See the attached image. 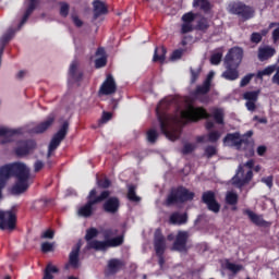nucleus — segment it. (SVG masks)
<instances>
[{"label":"nucleus","mask_w":279,"mask_h":279,"mask_svg":"<svg viewBox=\"0 0 279 279\" xmlns=\"http://www.w3.org/2000/svg\"><path fill=\"white\" fill-rule=\"evenodd\" d=\"M54 121H56V118L53 116L48 117L46 121L33 128V134H44L53 125Z\"/></svg>","instance_id":"26"},{"label":"nucleus","mask_w":279,"mask_h":279,"mask_svg":"<svg viewBox=\"0 0 279 279\" xmlns=\"http://www.w3.org/2000/svg\"><path fill=\"white\" fill-rule=\"evenodd\" d=\"M96 56H102V57L96 59V61H95V66H96V69H102L104 66H106V64H107V62H108V59H107V57H106V50H105V48H101V47L98 48V49L96 50Z\"/></svg>","instance_id":"33"},{"label":"nucleus","mask_w":279,"mask_h":279,"mask_svg":"<svg viewBox=\"0 0 279 279\" xmlns=\"http://www.w3.org/2000/svg\"><path fill=\"white\" fill-rule=\"evenodd\" d=\"M210 118H213L218 125L225 124V112L221 108H214L210 114L204 107H194L193 105H189L185 110L180 111V119L184 123H197L201 120Z\"/></svg>","instance_id":"3"},{"label":"nucleus","mask_w":279,"mask_h":279,"mask_svg":"<svg viewBox=\"0 0 279 279\" xmlns=\"http://www.w3.org/2000/svg\"><path fill=\"white\" fill-rule=\"evenodd\" d=\"M195 198V193L191 192L183 185L172 187L166 197V207H171L175 205H183L187 202H192Z\"/></svg>","instance_id":"8"},{"label":"nucleus","mask_w":279,"mask_h":279,"mask_svg":"<svg viewBox=\"0 0 279 279\" xmlns=\"http://www.w3.org/2000/svg\"><path fill=\"white\" fill-rule=\"evenodd\" d=\"M240 138H241V134L239 132L228 133L223 137L222 142L225 146L240 148L242 146V141H240Z\"/></svg>","instance_id":"25"},{"label":"nucleus","mask_w":279,"mask_h":279,"mask_svg":"<svg viewBox=\"0 0 279 279\" xmlns=\"http://www.w3.org/2000/svg\"><path fill=\"white\" fill-rule=\"evenodd\" d=\"M196 149V146L195 144H192V143H185L181 149V154L183 156H187V155H191L195 151Z\"/></svg>","instance_id":"41"},{"label":"nucleus","mask_w":279,"mask_h":279,"mask_svg":"<svg viewBox=\"0 0 279 279\" xmlns=\"http://www.w3.org/2000/svg\"><path fill=\"white\" fill-rule=\"evenodd\" d=\"M137 186L135 184L128 185L126 198L131 203H140L142 198L136 194Z\"/></svg>","instance_id":"35"},{"label":"nucleus","mask_w":279,"mask_h":279,"mask_svg":"<svg viewBox=\"0 0 279 279\" xmlns=\"http://www.w3.org/2000/svg\"><path fill=\"white\" fill-rule=\"evenodd\" d=\"M276 53H277L276 48H272L270 46H263V47H259L257 50V58L259 62H266V60H270V58H274Z\"/></svg>","instance_id":"24"},{"label":"nucleus","mask_w":279,"mask_h":279,"mask_svg":"<svg viewBox=\"0 0 279 279\" xmlns=\"http://www.w3.org/2000/svg\"><path fill=\"white\" fill-rule=\"evenodd\" d=\"M239 142H241V146L242 145H246V146H251V148L248 149V156L253 157L255 155V150L253 148L254 143L252 141H250L247 137H240Z\"/></svg>","instance_id":"42"},{"label":"nucleus","mask_w":279,"mask_h":279,"mask_svg":"<svg viewBox=\"0 0 279 279\" xmlns=\"http://www.w3.org/2000/svg\"><path fill=\"white\" fill-rule=\"evenodd\" d=\"M126 267V262L122 258H109L107 260V268H105L106 277H113L124 270Z\"/></svg>","instance_id":"12"},{"label":"nucleus","mask_w":279,"mask_h":279,"mask_svg":"<svg viewBox=\"0 0 279 279\" xmlns=\"http://www.w3.org/2000/svg\"><path fill=\"white\" fill-rule=\"evenodd\" d=\"M60 5L61 9L59 10V14H61L63 19H66V16H69L70 5L66 2H61Z\"/></svg>","instance_id":"47"},{"label":"nucleus","mask_w":279,"mask_h":279,"mask_svg":"<svg viewBox=\"0 0 279 279\" xmlns=\"http://www.w3.org/2000/svg\"><path fill=\"white\" fill-rule=\"evenodd\" d=\"M254 74H247L240 81V87H246L253 80Z\"/></svg>","instance_id":"53"},{"label":"nucleus","mask_w":279,"mask_h":279,"mask_svg":"<svg viewBox=\"0 0 279 279\" xmlns=\"http://www.w3.org/2000/svg\"><path fill=\"white\" fill-rule=\"evenodd\" d=\"M98 186L102 190H108L111 186V181L108 178L105 179H98Z\"/></svg>","instance_id":"49"},{"label":"nucleus","mask_w":279,"mask_h":279,"mask_svg":"<svg viewBox=\"0 0 279 279\" xmlns=\"http://www.w3.org/2000/svg\"><path fill=\"white\" fill-rule=\"evenodd\" d=\"M229 13L234 14L241 21H251L255 16V9L244 2L238 1L229 4Z\"/></svg>","instance_id":"9"},{"label":"nucleus","mask_w":279,"mask_h":279,"mask_svg":"<svg viewBox=\"0 0 279 279\" xmlns=\"http://www.w3.org/2000/svg\"><path fill=\"white\" fill-rule=\"evenodd\" d=\"M167 48L163 46L156 47L154 50L153 62H160L163 64L166 61Z\"/></svg>","instance_id":"32"},{"label":"nucleus","mask_w":279,"mask_h":279,"mask_svg":"<svg viewBox=\"0 0 279 279\" xmlns=\"http://www.w3.org/2000/svg\"><path fill=\"white\" fill-rule=\"evenodd\" d=\"M147 142L155 144L159 137V134L156 130H148L146 133Z\"/></svg>","instance_id":"43"},{"label":"nucleus","mask_w":279,"mask_h":279,"mask_svg":"<svg viewBox=\"0 0 279 279\" xmlns=\"http://www.w3.org/2000/svg\"><path fill=\"white\" fill-rule=\"evenodd\" d=\"M244 50L240 47H232L223 58V68L221 78L228 82H235L240 77V65L242 64Z\"/></svg>","instance_id":"4"},{"label":"nucleus","mask_w":279,"mask_h":279,"mask_svg":"<svg viewBox=\"0 0 279 279\" xmlns=\"http://www.w3.org/2000/svg\"><path fill=\"white\" fill-rule=\"evenodd\" d=\"M189 221L187 213L180 214L179 211H174L169 217V222L173 226H183Z\"/></svg>","instance_id":"27"},{"label":"nucleus","mask_w":279,"mask_h":279,"mask_svg":"<svg viewBox=\"0 0 279 279\" xmlns=\"http://www.w3.org/2000/svg\"><path fill=\"white\" fill-rule=\"evenodd\" d=\"M211 88L210 76L206 78L202 85L196 86L195 90L192 93V96L197 99L201 104H207L209 101L208 95ZM204 96V97H201Z\"/></svg>","instance_id":"13"},{"label":"nucleus","mask_w":279,"mask_h":279,"mask_svg":"<svg viewBox=\"0 0 279 279\" xmlns=\"http://www.w3.org/2000/svg\"><path fill=\"white\" fill-rule=\"evenodd\" d=\"M272 40H274V43H278V40H279V27H277L272 31Z\"/></svg>","instance_id":"64"},{"label":"nucleus","mask_w":279,"mask_h":279,"mask_svg":"<svg viewBox=\"0 0 279 279\" xmlns=\"http://www.w3.org/2000/svg\"><path fill=\"white\" fill-rule=\"evenodd\" d=\"M112 120V112H107L104 111L102 112V117L100 118L99 124H107L108 122H110Z\"/></svg>","instance_id":"52"},{"label":"nucleus","mask_w":279,"mask_h":279,"mask_svg":"<svg viewBox=\"0 0 279 279\" xmlns=\"http://www.w3.org/2000/svg\"><path fill=\"white\" fill-rule=\"evenodd\" d=\"M54 251V245L51 242H44L41 243V253L48 254Z\"/></svg>","instance_id":"46"},{"label":"nucleus","mask_w":279,"mask_h":279,"mask_svg":"<svg viewBox=\"0 0 279 279\" xmlns=\"http://www.w3.org/2000/svg\"><path fill=\"white\" fill-rule=\"evenodd\" d=\"M110 195L111 192L109 190H105L97 196V190L92 189L87 195V203L78 208V216L83 218H90L96 211L95 206L108 199Z\"/></svg>","instance_id":"6"},{"label":"nucleus","mask_w":279,"mask_h":279,"mask_svg":"<svg viewBox=\"0 0 279 279\" xmlns=\"http://www.w3.org/2000/svg\"><path fill=\"white\" fill-rule=\"evenodd\" d=\"M173 104V99L165 98L159 101L155 110L160 132L170 142H175L180 138V134L175 128L180 122V118L168 113Z\"/></svg>","instance_id":"2"},{"label":"nucleus","mask_w":279,"mask_h":279,"mask_svg":"<svg viewBox=\"0 0 279 279\" xmlns=\"http://www.w3.org/2000/svg\"><path fill=\"white\" fill-rule=\"evenodd\" d=\"M263 36L260 33H252L251 34V43H255V45H258V43H262Z\"/></svg>","instance_id":"55"},{"label":"nucleus","mask_w":279,"mask_h":279,"mask_svg":"<svg viewBox=\"0 0 279 279\" xmlns=\"http://www.w3.org/2000/svg\"><path fill=\"white\" fill-rule=\"evenodd\" d=\"M15 34V31L13 28H9V31L5 32V34L2 36L1 38V44L3 47V49L5 48V45H8V43H10V40H12L13 36Z\"/></svg>","instance_id":"40"},{"label":"nucleus","mask_w":279,"mask_h":279,"mask_svg":"<svg viewBox=\"0 0 279 279\" xmlns=\"http://www.w3.org/2000/svg\"><path fill=\"white\" fill-rule=\"evenodd\" d=\"M54 238V231L51 229H48L41 233V239H48V240H53Z\"/></svg>","instance_id":"58"},{"label":"nucleus","mask_w":279,"mask_h":279,"mask_svg":"<svg viewBox=\"0 0 279 279\" xmlns=\"http://www.w3.org/2000/svg\"><path fill=\"white\" fill-rule=\"evenodd\" d=\"M16 229V213L14 209L0 210V230L14 231Z\"/></svg>","instance_id":"11"},{"label":"nucleus","mask_w":279,"mask_h":279,"mask_svg":"<svg viewBox=\"0 0 279 279\" xmlns=\"http://www.w3.org/2000/svg\"><path fill=\"white\" fill-rule=\"evenodd\" d=\"M37 5V0H28V8H26V11L24 12V16H22V21L20 22V28L23 27L24 23L28 21L29 16L36 10Z\"/></svg>","instance_id":"31"},{"label":"nucleus","mask_w":279,"mask_h":279,"mask_svg":"<svg viewBox=\"0 0 279 279\" xmlns=\"http://www.w3.org/2000/svg\"><path fill=\"white\" fill-rule=\"evenodd\" d=\"M77 66H78V62L76 60L72 61V64H70V77H72V80L76 81V82H81L83 80V73L78 72L77 73Z\"/></svg>","instance_id":"36"},{"label":"nucleus","mask_w":279,"mask_h":279,"mask_svg":"<svg viewBox=\"0 0 279 279\" xmlns=\"http://www.w3.org/2000/svg\"><path fill=\"white\" fill-rule=\"evenodd\" d=\"M244 215L247 216L248 220L258 228H270L271 222L264 219L263 215H258L251 209H245Z\"/></svg>","instance_id":"18"},{"label":"nucleus","mask_w":279,"mask_h":279,"mask_svg":"<svg viewBox=\"0 0 279 279\" xmlns=\"http://www.w3.org/2000/svg\"><path fill=\"white\" fill-rule=\"evenodd\" d=\"M47 272H49L50 275L52 274H59V268L52 264H48L46 265V270Z\"/></svg>","instance_id":"60"},{"label":"nucleus","mask_w":279,"mask_h":279,"mask_svg":"<svg viewBox=\"0 0 279 279\" xmlns=\"http://www.w3.org/2000/svg\"><path fill=\"white\" fill-rule=\"evenodd\" d=\"M239 203V195L234 192H228L226 194V204L229 206H235Z\"/></svg>","instance_id":"38"},{"label":"nucleus","mask_w":279,"mask_h":279,"mask_svg":"<svg viewBox=\"0 0 279 279\" xmlns=\"http://www.w3.org/2000/svg\"><path fill=\"white\" fill-rule=\"evenodd\" d=\"M44 162L41 160L35 161V173H38L43 170L44 168Z\"/></svg>","instance_id":"63"},{"label":"nucleus","mask_w":279,"mask_h":279,"mask_svg":"<svg viewBox=\"0 0 279 279\" xmlns=\"http://www.w3.org/2000/svg\"><path fill=\"white\" fill-rule=\"evenodd\" d=\"M187 241H189V233L186 231H179L172 243L171 250L178 253H187L189 251Z\"/></svg>","instance_id":"15"},{"label":"nucleus","mask_w":279,"mask_h":279,"mask_svg":"<svg viewBox=\"0 0 279 279\" xmlns=\"http://www.w3.org/2000/svg\"><path fill=\"white\" fill-rule=\"evenodd\" d=\"M222 52H215L210 56V64L218 65L222 60Z\"/></svg>","instance_id":"48"},{"label":"nucleus","mask_w":279,"mask_h":279,"mask_svg":"<svg viewBox=\"0 0 279 279\" xmlns=\"http://www.w3.org/2000/svg\"><path fill=\"white\" fill-rule=\"evenodd\" d=\"M193 8H199L204 14H210L214 5L209 0H193Z\"/></svg>","instance_id":"29"},{"label":"nucleus","mask_w":279,"mask_h":279,"mask_svg":"<svg viewBox=\"0 0 279 279\" xmlns=\"http://www.w3.org/2000/svg\"><path fill=\"white\" fill-rule=\"evenodd\" d=\"M11 178H15L11 194L22 195L29 189L31 169L24 162L7 163L0 167V201L3 198L2 191Z\"/></svg>","instance_id":"1"},{"label":"nucleus","mask_w":279,"mask_h":279,"mask_svg":"<svg viewBox=\"0 0 279 279\" xmlns=\"http://www.w3.org/2000/svg\"><path fill=\"white\" fill-rule=\"evenodd\" d=\"M37 144L34 140H25L17 142V147H15V156L25 157L28 156L33 150H35Z\"/></svg>","instance_id":"16"},{"label":"nucleus","mask_w":279,"mask_h":279,"mask_svg":"<svg viewBox=\"0 0 279 279\" xmlns=\"http://www.w3.org/2000/svg\"><path fill=\"white\" fill-rule=\"evenodd\" d=\"M99 235L97 228H89L85 233V241L87 242V250H94L96 252H107L109 248L120 247L124 244V235H117L109 240L99 241L94 240Z\"/></svg>","instance_id":"5"},{"label":"nucleus","mask_w":279,"mask_h":279,"mask_svg":"<svg viewBox=\"0 0 279 279\" xmlns=\"http://www.w3.org/2000/svg\"><path fill=\"white\" fill-rule=\"evenodd\" d=\"M262 183H264L268 189H272L274 186V177L268 175L262 179Z\"/></svg>","instance_id":"56"},{"label":"nucleus","mask_w":279,"mask_h":279,"mask_svg":"<svg viewBox=\"0 0 279 279\" xmlns=\"http://www.w3.org/2000/svg\"><path fill=\"white\" fill-rule=\"evenodd\" d=\"M278 62H279V56H278ZM271 84L279 87V65L277 66V72L271 77Z\"/></svg>","instance_id":"59"},{"label":"nucleus","mask_w":279,"mask_h":279,"mask_svg":"<svg viewBox=\"0 0 279 279\" xmlns=\"http://www.w3.org/2000/svg\"><path fill=\"white\" fill-rule=\"evenodd\" d=\"M117 93V83L112 74H108L102 85H100L99 94L102 96H111Z\"/></svg>","instance_id":"19"},{"label":"nucleus","mask_w":279,"mask_h":279,"mask_svg":"<svg viewBox=\"0 0 279 279\" xmlns=\"http://www.w3.org/2000/svg\"><path fill=\"white\" fill-rule=\"evenodd\" d=\"M196 19V15L193 12L184 13L182 15L183 23L192 24Z\"/></svg>","instance_id":"51"},{"label":"nucleus","mask_w":279,"mask_h":279,"mask_svg":"<svg viewBox=\"0 0 279 279\" xmlns=\"http://www.w3.org/2000/svg\"><path fill=\"white\" fill-rule=\"evenodd\" d=\"M217 155V148L215 146H207L205 148V156L207 159H211Z\"/></svg>","instance_id":"50"},{"label":"nucleus","mask_w":279,"mask_h":279,"mask_svg":"<svg viewBox=\"0 0 279 279\" xmlns=\"http://www.w3.org/2000/svg\"><path fill=\"white\" fill-rule=\"evenodd\" d=\"M108 14V7L100 0L94 1V21H97L99 16Z\"/></svg>","instance_id":"28"},{"label":"nucleus","mask_w":279,"mask_h":279,"mask_svg":"<svg viewBox=\"0 0 279 279\" xmlns=\"http://www.w3.org/2000/svg\"><path fill=\"white\" fill-rule=\"evenodd\" d=\"M82 244L81 242L76 243L74 247H72V251L70 252V257L68 260V264H65V269H69V267H72V269H78L81 266L80 263V252H81Z\"/></svg>","instance_id":"22"},{"label":"nucleus","mask_w":279,"mask_h":279,"mask_svg":"<svg viewBox=\"0 0 279 279\" xmlns=\"http://www.w3.org/2000/svg\"><path fill=\"white\" fill-rule=\"evenodd\" d=\"M207 138L209 143L215 144L221 138V133L219 131H211L207 134Z\"/></svg>","instance_id":"45"},{"label":"nucleus","mask_w":279,"mask_h":279,"mask_svg":"<svg viewBox=\"0 0 279 279\" xmlns=\"http://www.w3.org/2000/svg\"><path fill=\"white\" fill-rule=\"evenodd\" d=\"M69 133V121H64L63 124H61V129L54 133V136H52V140H50V144L48 145V158H51L52 153H54L62 142L66 138V135Z\"/></svg>","instance_id":"10"},{"label":"nucleus","mask_w":279,"mask_h":279,"mask_svg":"<svg viewBox=\"0 0 279 279\" xmlns=\"http://www.w3.org/2000/svg\"><path fill=\"white\" fill-rule=\"evenodd\" d=\"M190 73H191V84H195L201 76L202 68H197L195 70L193 68H190Z\"/></svg>","instance_id":"44"},{"label":"nucleus","mask_w":279,"mask_h":279,"mask_svg":"<svg viewBox=\"0 0 279 279\" xmlns=\"http://www.w3.org/2000/svg\"><path fill=\"white\" fill-rule=\"evenodd\" d=\"M228 269L233 272V274H238L242 270V266L241 265H236L233 263L228 264Z\"/></svg>","instance_id":"57"},{"label":"nucleus","mask_w":279,"mask_h":279,"mask_svg":"<svg viewBox=\"0 0 279 279\" xmlns=\"http://www.w3.org/2000/svg\"><path fill=\"white\" fill-rule=\"evenodd\" d=\"M102 235L105 236V241H110V238L116 235L112 229H107L105 232H102Z\"/></svg>","instance_id":"61"},{"label":"nucleus","mask_w":279,"mask_h":279,"mask_svg":"<svg viewBox=\"0 0 279 279\" xmlns=\"http://www.w3.org/2000/svg\"><path fill=\"white\" fill-rule=\"evenodd\" d=\"M209 27H210V24L207 17H201L197 21L196 29H198V32H207Z\"/></svg>","instance_id":"39"},{"label":"nucleus","mask_w":279,"mask_h":279,"mask_svg":"<svg viewBox=\"0 0 279 279\" xmlns=\"http://www.w3.org/2000/svg\"><path fill=\"white\" fill-rule=\"evenodd\" d=\"M20 134H21L20 129L12 130L9 128H1L0 129V137H3V140L1 141V145H7L10 143H13L14 137Z\"/></svg>","instance_id":"23"},{"label":"nucleus","mask_w":279,"mask_h":279,"mask_svg":"<svg viewBox=\"0 0 279 279\" xmlns=\"http://www.w3.org/2000/svg\"><path fill=\"white\" fill-rule=\"evenodd\" d=\"M259 98V90L245 92L243 94V99L245 102V108L248 112H255L257 109L256 102Z\"/></svg>","instance_id":"21"},{"label":"nucleus","mask_w":279,"mask_h":279,"mask_svg":"<svg viewBox=\"0 0 279 279\" xmlns=\"http://www.w3.org/2000/svg\"><path fill=\"white\" fill-rule=\"evenodd\" d=\"M34 206H35V208H37L39 210H44L46 208L54 206V199L44 197V198L35 201Z\"/></svg>","instance_id":"34"},{"label":"nucleus","mask_w":279,"mask_h":279,"mask_svg":"<svg viewBox=\"0 0 279 279\" xmlns=\"http://www.w3.org/2000/svg\"><path fill=\"white\" fill-rule=\"evenodd\" d=\"M189 32H193V25L186 22H183L181 25V34H189Z\"/></svg>","instance_id":"54"},{"label":"nucleus","mask_w":279,"mask_h":279,"mask_svg":"<svg viewBox=\"0 0 279 279\" xmlns=\"http://www.w3.org/2000/svg\"><path fill=\"white\" fill-rule=\"evenodd\" d=\"M37 5V0H28V8H26V11L24 12V16H22V21L20 22V28L23 27L24 23L28 21L29 16L36 10Z\"/></svg>","instance_id":"30"},{"label":"nucleus","mask_w":279,"mask_h":279,"mask_svg":"<svg viewBox=\"0 0 279 279\" xmlns=\"http://www.w3.org/2000/svg\"><path fill=\"white\" fill-rule=\"evenodd\" d=\"M72 23H74L76 27H82L84 25V22L77 15H72Z\"/></svg>","instance_id":"62"},{"label":"nucleus","mask_w":279,"mask_h":279,"mask_svg":"<svg viewBox=\"0 0 279 279\" xmlns=\"http://www.w3.org/2000/svg\"><path fill=\"white\" fill-rule=\"evenodd\" d=\"M166 238L162 234V231L160 228L155 230L154 233V250L156 253V256L165 255L166 252Z\"/></svg>","instance_id":"17"},{"label":"nucleus","mask_w":279,"mask_h":279,"mask_svg":"<svg viewBox=\"0 0 279 279\" xmlns=\"http://www.w3.org/2000/svg\"><path fill=\"white\" fill-rule=\"evenodd\" d=\"M255 167V160L250 159L244 163H240L236 169V173L232 178L233 185L238 189H242L246 185H248L253 178L254 172L253 169Z\"/></svg>","instance_id":"7"},{"label":"nucleus","mask_w":279,"mask_h":279,"mask_svg":"<svg viewBox=\"0 0 279 279\" xmlns=\"http://www.w3.org/2000/svg\"><path fill=\"white\" fill-rule=\"evenodd\" d=\"M202 203L206 205L207 209L214 214H219L221 205L216 198V193L214 191H206L202 194Z\"/></svg>","instance_id":"14"},{"label":"nucleus","mask_w":279,"mask_h":279,"mask_svg":"<svg viewBox=\"0 0 279 279\" xmlns=\"http://www.w3.org/2000/svg\"><path fill=\"white\" fill-rule=\"evenodd\" d=\"M275 71H278V66L276 64L268 65L264 70L258 71L256 77L257 80H263L265 76H271Z\"/></svg>","instance_id":"37"},{"label":"nucleus","mask_w":279,"mask_h":279,"mask_svg":"<svg viewBox=\"0 0 279 279\" xmlns=\"http://www.w3.org/2000/svg\"><path fill=\"white\" fill-rule=\"evenodd\" d=\"M120 199L117 196L107 197L102 204V210L109 215H116L120 210Z\"/></svg>","instance_id":"20"}]
</instances>
